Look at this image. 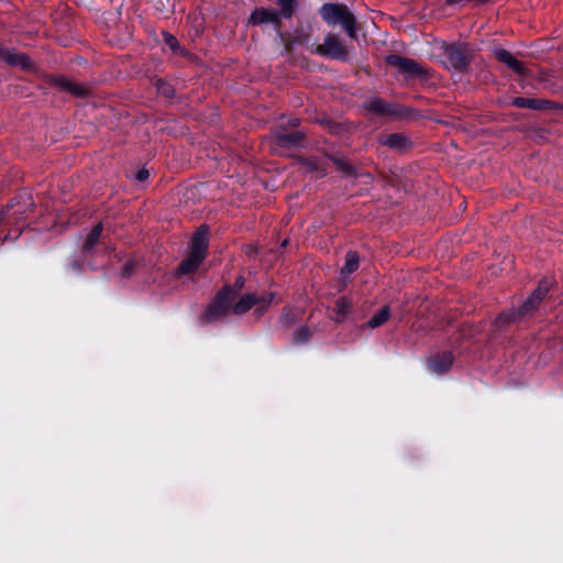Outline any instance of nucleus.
Returning a JSON list of instances; mask_svg holds the SVG:
<instances>
[{"mask_svg":"<svg viewBox=\"0 0 563 563\" xmlns=\"http://www.w3.org/2000/svg\"><path fill=\"white\" fill-rule=\"evenodd\" d=\"M274 294H266L258 297L256 294H247L241 297L235 303H233L232 312L235 314H244L253 306H256V310L261 313L267 309L272 303Z\"/></svg>","mask_w":563,"mask_h":563,"instance_id":"39448f33","label":"nucleus"},{"mask_svg":"<svg viewBox=\"0 0 563 563\" xmlns=\"http://www.w3.org/2000/svg\"><path fill=\"white\" fill-rule=\"evenodd\" d=\"M511 103L518 108H528L537 110L542 109L547 104V101L540 99L517 97L512 99Z\"/></svg>","mask_w":563,"mask_h":563,"instance_id":"2eb2a0df","label":"nucleus"},{"mask_svg":"<svg viewBox=\"0 0 563 563\" xmlns=\"http://www.w3.org/2000/svg\"><path fill=\"white\" fill-rule=\"evenodd\" d=\"M208 249V229L201 225L195 232L191 240V250L189 256L183 261L178 268L179 274H190L195 272L206 257Z\"/></svg>","mask_w":563,"mask_h":563,"instance_id":"f03ea898","label":"nucleus"},{"mask_svg":"<svg viewBox=\"0 0 563 563\" xmlns=\"http://www.w3.org/2000/svg\"><path fill=\"white\" fill-rule=\"evenodd\" d=\"M235 300V290L231 287H224L222 291L218 294L216 299L211 302L208 310L206 311L205 318L207 321H214L219 318L227 316L232 311L233 301Z\"/></svg>","mask_w":563,"mask_h":563,"instance_id":"20e7f679","label":"nucleus"},{"mask_svg":"<svg viewBox=\"0 0 563 563\" xmlns=\"http://www.w3.org/2000/svg\"><path fill=\"white\" fill-rule=\"evenodd\" d=\"M300 139H301L300 133L296 132V133H291V134L278 135L277 142H278V144H280L283 146H287V145L295 144V143L299 142Z\"/></svg>","mask_w":563,"mask_h":563,"instance_id":"4be33fe9","label":"nucleus"},{"mask_svg":"<svg viewBox=\"0 0 563 563\" xmlns=\"http://www.w3.org/2000/svg\"><path fill=\"white\" fill-rule=\"evenodd\" d=\"M494 54L496 58L506 64L510 69L517 74H523L525 67L510 52L505 48H495Z\"/></svg>","mask_w":563,"mask_h":563,"instance_id":"f8f14e48","label":"nucleus"},{"mask_svg":"<svg viewBox=\"0 0 563 563\" xmlns=\"http://www.w3.org/2000/svg\"><path fill=\"white\" fill-rule=\"evenodd\" d=\"M352 308V301L345 297H341L335 302V321L342 322Z\"/></svg>","mask_w":563,"mask_h":563,"instance_id":"dca6fc26","label":"nucleus"},{"mask_svg":"<svg viewBox=\"0 0 563 563\" xmlns=\"http://www.w3.org/2000/svg\"><path fill=\"white\" fill-rule=\"evenodd\" d=\"M320 15L329 25L340 24L351 38H355L356 20L346 5L324 3L320 9Z\"/></svg>","mask_w":563,"mask_h":563,"instance_id":"f257e3e1","label":"nucleus"},{"mask_svg":"<svg viewBox=\"0 0 563 563\" xmlns=\"http://www.w3.org/2000/svg\"><path fill=\"white\" fill-rule=\"evenodd\" d=\"M471 57L472 53L466 43L443 46L442 63L448 68L463 71L466 69Z\"/></svg>","mask_w":563,"mask_h":563,"instance_id":"7ed1b4c3","label":"nucleus"},{"mask_svg":"<svg viewBox=\"0 0 563 563\" xmlns=\"http://www.w3.org/2000/svg\"><path fill=\"white\" fill-rule=\"evenodd\" d=\"M336 164H338L342 169H344V170H346V172H350V170H351V168H350L345 163H343L342 161H336Z\"/></svg>","mask_w":563,"mask_h":563,"instance_id":"a878e982","label":"nucleus"},{"mask_svg":"<svg viewBox=\"0 0 563 563\" xmlns=\"http://www.w3.org/2000/svg\"><path fill=\"white\" fill-rule=\"evenodd\" d=\"M365 108L377 114H387L389 113L388 106L379 98L371 99L366 102Z\"/></svg>","mask_w":563,"mask_h":563,"instance_id":"a211bd4d","label":"nucleus"},{"mask_svg":"<svg viewBox=\"0 0 563 563\" xmlns=\"http://www.w3.org/2000/svg\"><path fill=\"white\" fill-rule=\"evenodd\" d=\"M298 0H276L279 7V18L289 19L294 14Z\"/></svg>","mask_w":563,"mask_h":563,"instance_id":"f3484780","label":"nucleus"},{"mask_svg":"<svg viewBox=\"0 0 563 563\" xmlns=\"http://www.w3.org/2000/svg\"><path fill=\"white\" fill-rule=\"evenodd\" d=\"M56 86L62 88L65 91H69L71 95L76 97H82L87 93V89L77 81H73L66 77H59L55 80Z\"/></svg>","mask_w":563,"mask_h":563,"instance_id":"4468645a","label":"nucleus"},{"mask_svg":"<svg viewBox=\"0 0 563 563\" xmlns=\"http://www.w3.org/2000/svg\"><path fill=\"white\" fill-rule=\"evenodd\" d=\"M389 318V310L387 307L382 308L376 312L367 322L368 327L375 329L385 323Z\"/></svg>","mask_w":563,"mask_h":563,"instance_id":"aec40b11","label":"nucleus"},{"mask_svg":"<svg viewBox=\"0 0 563 563\" xmlns=\"http://www.w3.org/2000/svg\"><path fill=\"white\" fill-rule=\"evenodd\" d=\"M249 22L254 25L273 24L280 25L278 11L273 8H256L250 15Z\"/></svg>","mask_w":563,"mask_h":563,"instance_id":"6e6552de","label":"nucleus"},{"mask_svg":"<svg viewBox=\"0 0 563 563\" xmlns=\"http://www.w3.org/2000/svg\"><path fill=\"white\" fill-rule=\"evenodd\" d=\"M310 336V332L307 328H300L295 331L294 333V341L296 343H303L306 342Z\"/></svg>","mask_w":563,"mask_h":563,"instance_id":"5701e85b","label":"nucleus"},{"mask_svg":"<svg viewBox=\"0 0 563 563\" xmlns=\"http://www.w3.org/2000/svg\"><path fill=\"white\" fill-rule=\"evenodd\" d=\"M236 286H238V287H242V286H243V280H242V278H239V279L236 280Z\"/></svg>","mask_w":563,"mask_h":563,"instance_id":"c756f323","label":"nucleus"},{"mask_svg":"<svg viewBox=\"0 0 563 563\" xmlns=\"http://www.w3.org/2000/svg\"><path fill=\"white\" fill-rule=\"evenodd\" d=\"M380 144L388 146L389 148L398 152H404L411 146L409 139L401 133H393L384 135L379 140Z\"/></svg>","mask_w":563,"mask_h":563,"instance_id":"9b49d317","label":"nucleus"},{"mask_svg":"<svg viewBox=\"0 0 563 563\" xmlns=\"http://www.w3.org/2000/svg\"><path fill=\"white\" fill-rule=\"evenodd\" d=\"M0 60L22 68L31 67V62L26 55L9 49L2 45H0Z\"/></svg>","mask_w":563,"mask_h":563,"instance_id":"9d476101","label":"nucleus"},{"mask_svg":"<svg viewBox=\"0 0 563 563\" xmlns=\"http://www.w3.org/2000/svg\"><path fill=\"white\" fill-rule=\"evenodd\" d=\"M453 363V355L449 352H445L441 355H437L429 361V368L431 372L435 374L445 373Z\"/></svg>","mask_w":563,"mask_h":563,"instance_id":"ddd939ff","label":"nucleus"},{"mask_svg":"<svg viewBox=\"0 0 563 563\" xmlns=\"http://www.w3.org/2000/svg\"><path fill=\"white\" fill-rule=\"evenodd\" d=\"M101 232H102V224L99 223L97 224L92 230L91 232L89 233V235L87 236V240L84 244V251L85 252H90L93 246L97 244V242L99 241V238L101 235Z\"/></svg>","mask_w":563,"mask_h":563,"instance_id":"6ab92c4d","label":"nucleus"},{"mask_svg":"<svg viewBox=\"0 0 563 563\" xmlns=\"http://www.w3.org/2000/svg\"><path fill=\"white\" fill-rule=\"evenodd\" d=\"M314 53L334 59H345L347 57L346 48L340 38L333 34L327 35L324 42L316 46Z\"/></svg>","mask_w":563,"mask_h":563,"instance_id":"423d86ee","label":"nucleus"},{"mask_svg":"<svg viewBox=\"0 0 563 563\" xmlns=\"http://www.w3.org/2000/svg\"><path fill=\"white\" fill-rule=\"evenodd\" d=\"M130 266H131V264H129V263H126V264H125V266H124V272H123V274H124V275H126V276H129V275H130V272H129Z\"/></svg>","mask_w":563,"mask_h":563,"instance_id":"bb28decb","label":"nucleus"},{"mask_svg":"<svg viewBox=\"0 0 563 563\" xmlns=\"http://www.w3.org/2000/svg\"><path fill=\"white\" fill-rule=\"evenodd\" d=\"M73 268H74L75 272H79L80 271V266L76 262L73 264Z\"/></svg>","mask_w":563,"mask_h":563,"instance_id":"c85d7f7f","label":"nucleus"},{"mask_svg":"<svg viewBox=\"0 0 563 563\" xmlns=\"http://www.w3.org/2000/svg\"><path fill=\"white\" fill-rule=\"evenodd\" d=\"M150 176V173L147 169H140L136 175H135V178L139 180V181H145Z\"/></svg>","mask_w":563,"mask_h":563,"instance_id":"393cba45","label":"nucleus"},{"mask_svg":"<svg viewBox=\"0 0 563 563\" xmlns=\"http://www.w3.org/2000/svg\"><path fill=\"white\" fill-rule=\"evenodd\" d=\"M510 316H511L510 313H503V314L499 316V320L507 321Z\"/></svg>","mask_w":563,"mask_h":563,"instance_id":"cd10ccee","label":"nucleus"},{"mask_svg":"<svg viewBox=\"0 0 563 563\" xmlns=\"http://www.w3.org/2000/svg\"><path fill=\"white\" fill-rule=\"evenodd\" d=\"M551 287V282L543 279L539 287L532 292V295L525 301L521 307L520 314L530 312L548 294Z\"/></svg>","mask_w":563,"mask_h":563,"instance_id":"1a4fd4ad","label":"nucleus"},{"mask_svg":"<svg viewBox=\"0 0 563 563\" xmlns=\"http://www.w3.org/2000/svg\"><path fill=\"white\" fill-rule=\"evenodd\" d=\"M386 63L406 77H417L423 75V70L420 65L410 58H405L399 55H388L386 57Z\"/></svg>","mask_w":563,"mask_h":563,"instance_id":"0eeeda50","label":"nucleus"},{"mask_svg":"<svg viewBox=\"0 0 563 563\" xmlns=\"http://www.w3.org/2000/svg\"><path fill=\"white\" fill-rule=\"evenodd\" d=\"M358 267V255L355 252H349L345 257V264L342 267L343 274H351Z\"/></svg>","mask_w":563,"mask_h":563,"instance_id":"412c9836","label":"nucleus"},{"mask_svg":"<svg viewBox=\"0 0 563 563\" xmlns=\"http://www.w3.org/2000/svg\"><path fill=\"white\" fill-rule=\"evenodd\" d=\"M165 43L166 45H168V47L173 51V52H177L178 47H179V43L177 41V38L170 34H166L165 35Z\"/></svg>","mask_w":563,"mask_h":563,"instance_id":"b1692460","label":"nucleus"}]
</instances>
